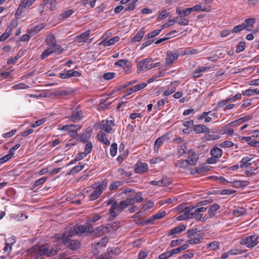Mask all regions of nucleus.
Instances as JSON below:
<instances>
[{
	"label": "nucleus",
	"mask_w": 259,
	"mask_h": 259,
	"mask_svg": "<svg viewBox=\"0 0 259 259\" xmlns=\"http://www.w3.org/2000/svg\"><path fill=\"white\" fill-rule=\"evenodd\" d=\"M66 234V231H65L63 233L56 234L53 237L55 239L54 245L59 247H61L62 244H64L67 247L73 250L78 248L80 246V242L77 240L70 239L72 236H68Z\"/></svg>",
	"instance_id": "nucleus-1"
},
{
	"label": "nucleus",
	"mask_w": 259,
	"mask_h": 259,
	"mask_svg": "<svg viewBox=\"0 0 259 259\" xmlns=\"http://www.w3.org/2000/svg\"><path fill=\"white\" fill-rule=\"evenodd\" d=\"M207 207L191 205L185 208V214L189 219H195L197 221L205 222L207 220L206 215H203V212L206 211Z\"/></svg>",
	"instance_id": "nucleus-2"
},
{
	"label": "nucleus",
	"mask_w": 259,
	"mask_h": 259,
	"mask_svg": "<svg viewBox=\"0 0 259 259\" xmlns=\"http://www.w3.org/2000/svg\"><path fill=\"white\" fill-rule=\"evenodd\" d=\"M64 231H66V235L68 236H81L84 233H92L94 231V227L92 224L88 225L85 222L84 225L75 224L73 227L66 229Z\"/></svg>",
	"instance_id": "nucleus-3"
},
{
	"label": "nucleus",
	"mask_w": 259,
	"mask_h": 259,
	"mask_svg": "<svg viewBox=\"0 0 259 259\" xmlns=\"http://www.w3.org/2000/svg\"><path fill=\"white\" fill-rule=\"evenodd\" d=\"M47 252V244L35 245L28 250V255L34 259H40L42 256L46 255Z\"/></svg>",
	"instance_id": "nucleus-4"
},
{
	"label": "nucleus",
	"mask_w": 259,
	"mask_h": 259,
	"mask_svg": "<svg viewBox=\"0 0 259 259\" xmlns=\"http://www.w3.org/2000/svg\"><path fill=\"white\" fill-rule=\"evenodd\" d=\"M108 183V181L107 179L97 183L95 184V190L90 195V199L93 201L98 199L106 188Z\"/></svg>",
	"instance_id": "nucleus-5"
},
{
	"label": "nucleus",
	"mask_w": 259,
	"mask_h": 259,
	"mask_svg": "<svg viewBox=\"0 0 259 259\" xmlns=\"http://www.w3.org/2000/svg\"><path fill=\"white\" fill-rule=\"evenodd\" d=\"M128 206V205L125 199L121 201L119 203L116 201H114L109 210L111 217L115 218Z\"/></svg>",
	"instance_id": "nucleus-6"
},
{
	"label": "nucleus",
	"mask_w": 259,
	"mask_h": 259,
	"mask_svg": "<svg viewBox=\"0 0 259 259\" xmlns=\"http://www.w3.org/2000/svg\"><path fill=\"white\" fill-rule=\"evenodd\" d=\"M58 127L59 130L67 132L69 136L74 139H76L78 136L77 132L82 127L79 124L59 125Z\"/></svg>",
	"instance_id": "nucleus-7"
},
{
	"label": "nucleus",
	"mask_w": 259,
	"mask_h": 259,
	"mask_svg": "<svg viewBox=\"0 0 259 259\" xmlns=\"http://www.w3.org/2000/svg\"><path fill=\"white\" fill-rule=\"evenodd\" d=\"M259 236L257 234H252L242 238L239 243L241 245L245 246L247 248H253L257 245L258 243Z\"/></svg>",
	"instance_id": "nucleus-8"
},
{
	"label": "nucleus",
	"mask_w": 259,
	"mask_h": 259,
	"mask_svg": "<svg viewBox=\"0 0 259 259\" xmlns=\"http://www.w3.org/2000/svg\"><path fill=\"white\" fill-rule=\"evenodd\" d=\"M153 60L151 58H147L140 60H136L137 66V72L141 73L150 69L151 63Z\"/></svg>",
	"instance_id": "nucleus-9"
},
{
	"label": "nucleus",
	"mask_w": 259,
	"mask_h": 259,
	"mask_svg": "<svg viewBox=\"0 0 259 259\" xmlns=\"http://www.w3.org/2000/svg\"><path fill=\"white\" fill-rule=\"evenodd\" d=\"M210 154L211 157L208 158L206 162L208 164H215L219 161V158L222 156V150L219 147H214L210 150Z\"/></svg>",
	"instance_id": "nucleus-10"
},
{
	"label": "nucleus",
	"mask_w": 259,
	"mask_h": 259,
	"mask_svg": "<svg viewBox=\"0 0 259 259\" xmlns=\"http://www.w3.org/2000/svg\"><path fill=\"white\" fill-rule=\"evenodd\" d=\"M115 125L114 120H103L100 123L99 128L105 131L107 134H110L112 131V127Z\"/></svg>",
	"instance_id": "nucleus-11"
},
{
	"label": "nucleus",
	"mask_w": 259,
	"mask_h": 259,
	"mask_svg": "<svg viewBox=\"0 0 259 259\" xmlns=\"http://www.w3.org/2000/svg\"><path fill=\"white\" fill-rule=\"evenodd\" d=\"M82 118L83 112L79 106H76L73 108L71 114L68 117L69 119L73 122H78Z\"/></svg>",
	"instance_id": "nucleus-12"
},
{
	"label": "nucleus",
	"mask_w": 259,
	"mask_h": 259,
	"mask_svg": "<svg viewBox=\"0 0 259 259\" xmlns=\"http://www.w3.org/2000/svg\"><path fill=\"white\" fill-rule=\"evenodd\" d=\"M147 85V83L144 82L140 84H137L136 85H134L131 88H127L125 91V94L123 95V98H125L126 96H128L135 92L143 90V89L146 88Z\"/></svg>",
	"instance_id": "nucleus-13"
},
{
	"label": "nucleus",
	"mask_w": 259,
	"mask_h": 259,
	"mask_svg": "<svg viewBox=\"0 0 259 259\" xmlns=\"http://www.w3.org/2000/svg\"><path fill=\"white\" fill-rule=\"evenodd\" d=\"M109 231L108 227L102 225L97 227L95 230L94 229L92 233L95 237H100Z\"/></svg>",
	"instance_id": "nucleus-14"
},
{
	"label": "nucleus",
	"mask_w": 259,
	"mask_h": 259,
	"mask_svg": "<svg viewBox=\"0 0 259 259\" xmlns=\"http://www.w3.org/2000/svg\"><path fill=\"white\" fill-rule=\"evenodd\" d=\"M148 170V165L146 163L138 161L135 165L134 171L137 174H144Z\"/></svg>",
	"instance_id": "nucleus-15"
},
{
	"label": "nucleus",
	"mask_w": 259,
	"mask_h": 259,
	"mask_svg": "<svg viewBox=\"0 0 259 259\" xmlns=\"http://www.w3.org/2000/svg\"><path fill=\"white\" fill-rule=\"evenodd\" d=\"M187 154L188 156L186 159L187 163L190 165H195L198 160V156L195 152L190 150L188 151Z\"/></svg>",
	"instance_id": "nucleus-16"
},
{
	"label": "nucleus",
	"mask_w": 259,
	"mask_h": 259,
	"mask_svg": "<svg viewBox=\"0 0 259 259\" xmlns=\"http://www.w3.org/2000/svg\"><path fill=\"white\" fill-rule=\"evenodd\" d=\"M92 133V129L88 128L82 134L78 135L76 139L79 140L81 142L85 143L90 139Z\"/></svg>",
	"instance_id": "nucleus-17"
},
{
	"label": "nucleus",
	"mask_w": 259,
	"mask_h": 259,
	"mask_svg": "<svg viewBox=\"0 0 259 259\" xmlns=\"http://www.w3.org/2000/svg\"><path fill=\"white\" fill-rule=\"evenodd\" d=\"M138 1V0H121L120 4L121 5L127 4L125 8V11H131L135 9L136 3Z\"/></svg>",
	"instance_id": "nucleus-18"
},
{
	"label": "nucleus",
	"mask_w": 259,
	"mask_h": 259,
	"mask_svg": "<svg viewBox=\"0 0 259 259\" xmlns=\"http://www.w3.org/2000/svg\"><path fill=\"white\" fill-rule=\"evenodd\" d=\"M138 1V0H121L120 4L121 5L127 4L125 8V11H131L135 9L136 3Z\"/></svg>",
	"instance_id": "nucleus-19"
},
{
	"label": "nucleus",
	"mask_w": 259,
	"mask_h": 259,
	"mask_svg": "<svg viewBox=\"0 0 259 259\" xmlns=\"http://www.w3.org/2000/svg\"><path fill=\"white\" fill-rule=\"evenodd\" d=\"M179 55L177 53H172V52H167L166 57L165 58V64L170 66L174 61L178 59Z\"/></svg>",
	"instance_id": "nucleus-20"
},
{
	"label": "nucleus",
	"mask_w": 259,
	"mask_h": 259,
	"mask_svg": "<svg viewBox=\"0 0 259 259\" xmlns=\"http://www.w3.org/2000/svg\"><path fill=\"white\" fill-rule=\"evenodd\" d=\"M125 200L129 205L130 204H134L135 203L141 202L143 200V198L142 197V193L138 192L136 193L134 198H127Z\"/></svg>",
	"instance_id": "nucleus-21"
},
{
	"label": "nucleus",
	"mask_w": 259,
	"mask_h": 259,
	"mask_svg": "<svg viewBox=\"0 0 259 259\" xmlns=\"http://www.w3.org/2000/svg\"><path fill=\"white\" fill-rule=\"evenodd\" d=\"M168 139L167 135H164L156 140L154 145V150L158 153L160 147L162 145L165 140Z\"/></svg>",
	"instance_id": "nucleus-22"
},
{
	"label": "nucleus",
	"mask_w": 259,
	"mask_h": 259,
	"mask_svg": "<svg viewBox=\"0 0 259 259\" xmlns=\"http://www.w3.org/2000/svg\"><path fill=\"white\" fill-rule=\"evenodd\" d=\"M190 11H191V13L193 12H209L211 10V8H210V7H206V6H203L202 4H198V5H196L193 6L192 7H190Z\"/></svg>",
	"instance_id": "nucleus-23"
},
{
	"label": "nucleus",
	"mask_w": 259,
	"mask_h": 259,
	"mask_svg": "<svg viewBox=\"0 0 259 259\" xmlns=\"http://www.w3.org/2000/svg\"><path fill=\"white\" fill-rule=\"evenodd\" d=\"M81 75V73L77 71L70 70L68 71L67 73H60V77L63 79H66L71 77H80Z\"/></svg>",
	"instance_id": "nucleus-24"
},
{
	"label": "nucleus",
	"mask_w": 259,
	"mask_h": 259,
	"mask_svg": "<svg viewBox=\"0 0 259 259\" xmlns=\"http://www.w3.org/2000/svg\"><path fill=\"white\" fill-rule=\"evenodd\" d=\"M220 206L217 204H213L209 206L207 214H205L207 220L214 217L216 212L220 209Z\"/></svg>",
	"instance_id": "nucleus-25"
},
{
	"label": "nucleus",
	"mask_w": 259,
	"mask_h": 259,
	"mask_svg": "<svg viewBox=\"0 0 259 259\" xmlns=\"http://www.w3.org/2000/svg\"><path fill=\"white\" fill-rule=\"evenodd\" d=\"M97 138L99 141L106 146H109L110 144L106 135L103 131H99L98 133Z\"/></svg>",
	"instance_id": "nucleus-26"
},
{
	"label": "nucleus",
	"mask_w": 259,
	"mask_h": 259,
	"mask_svg": "<svg viewBox=\"0 0 259 259\" xmlns=\"http://www.w3.org/2000/svg\"><path fill=\"white\" fill-rule=\"evenodd\" d=\"M186 229V226L182 224L177 226L176 227L172 229L168 233V236L175 235L176 234H180L183 231H185Z\"/></svg>",
	"instance_id": "nucleus-27"
},
{
	"label": "nucleus",
	"mask_w": 259,
	"mask_h": 259,
	"mask_svg": "<svg viewBox=\"0 0 259 259\" xmlns=\"http://www.w3.org/2000/svg\"><path fill=\"white\" fill-rule=\"evenodd\" d=\"M90 32L91 31L89 30L81 33L80 35L76 36L75 37V40L77 41L78 43L85 42L88 39Z\"/></svg>",
	"instance_id": "nucleus-28"
},
{
	"label": "nucleus",
	"mask_w": 259,
	"mask_h": 259,
	"mask_svg": "<svg viewBox=\"0 0 259 259\" xmlns=\"http://www.w3.org/2000/svg\"><path fill=\"white\" fill-rule=\"evenodd\" d=\"M193 130L197 134L206 133L209 132L208 128L204 124H197L193 126Z\"/></svg>",
	"instance_id": "nucleus-29"
},
{
	"label": "nucleus",
	"mask_w": 259,
	"mask_h": 259,
	"mask_svg": "<svg viewBox=\"0 0 259 259\" xmlns=\"http://www.w3.org/2000/svg\"><path fill=\"white\" fill-rule=\"evenodd\" d=\"M45 26L46 25L45 23L39 24V25L27 29V32L31 35H34L38 33L45 27Z\"/></svg>",
	"instance_id": "nucleus-30"
},
{
	"label": "nucleus",
	"mask_w": 259,
	"mask_h": 259,
	"mask_svg": "<svg viewBox=\"0 0 259 259\" xmlns=\"http://www.w3.org/2000/svg\"><path fill=\"white\" fill-rule=\"evenodd\" d=\"M210 69V67H201L197 68L193 73V78H197L202 76V73L208 71Z\"/></svg>",
	"instance_id": "nucleus-31"
},
{
	"label": "nucleus",
	"mask_w": 259,
	"mask_h": 259,
	"mask_svg": "<svg viewBox=\"0 0 259 259\" xmlns=\"http://www.w3.org/2000/svg\"><path fill=\"white\" fill-rule=\"evenodd\" d=\"M145 28H141L136 34V35L132 38V42H136L140 41L143 37L145 34Z\"/></svg>",
	"instance_id": "nucleus-32"
},
{
	"label": "nucleus",
	"mask_w": 259,
	"mask_h": 259,
	"mask_svg": "<svg viewBox=\"0 0 259 259\" xmlns=\"http://www.w3.org/2000/svg\"><path fill=\"white\" fill-rule=\"evenodd\" d=\"M176 12L177 15H179L180 17L188 16L191 13L190 8H187L184 10H182L179 8H177L176 9Z\"/></svg>",
	"instance_id": "nucleus-33"
},
{
	"label": "nucleus",
	"mask_w": 259,
	"mask_h": 259,
	"mask_svg": "<svg viewBox=\"0 0 259 259\" xmlns=\"http://www.w3.org/2000/svg\"><path fill=\"white\" fill-rule=\"evenodd\" d=\"M231 186L234 188H239L241 187H244L247 186L249 184L248 182L246 181H233L230 182Z\"/></svg>",
	"instance_id": "nucleus-34"
},
{
	"label": "nucleus",
	"mask_w": 259,
	"mask_h": 259,
	"mask_svg": "<svg viewBox=\"0 0 259 259\" xmlns=\"http://www.w3.org/2000/svg\"><path fill=\"white\" fill-rule=\"evenodd\" d=\"M149 183L150 185L159 187L166 186L167 185L169 184L165 178H162L159 181H151Z\"/></svg>",
	"instance_id": "nucleus-35"
},
{
	"label": "nucleus",
	"mask_w": 259,
	"mask_h": 259,
	"mask_svg": "<svg viewBox=\"0 0 259 259\" xmlns=\"http://www.w3.org/2000/svg\"><path fill=\"white\" fill-rule=\"evenodd\" d=\"M245 26H246V30L248 31L252 30L253 25L255 22V19L253 18H248L245 20Z\"/></svg>",
	"instance_id": "nucleus-36"
},
{
	"label": "nucleus",
	"mask_w": 259,
	"mask_h": 259,
	"mask_svg": "<svg viewBox=\"0 0 259 259\" xmlns=\"http://www.w3.org/2000/svg\"><path fill=\"white\" fill-rule=\"evenodd\" d=\"M251 158H249L248 157H243L240 162V167L241 168H243L250 166L251 165V163L249 162L251 161Z\"/></svg>",
	"instance_id": "nucleus-37"
},
{
	"label": "nucleus",
	"mask_w": 259,
	"mask_h": 259,
	"mask_svg": "<svg viewBox=\"0 0 259 259\" xmlns=\"http://www.w3.org/2000/svg\"><path fill=\"white\" fill-rule=\"evenodd\" d=\"M220 242L217 241H213L207 245V248L209 250L215 251L220 248Z\"/></svg>",
	"instance_id": "nucleus-38"
},
{
	"label": "nucleus",
	"mask_w": 259,
	"mask_h": 259,
	"mask_svg": "<svg viewBox=\"0 0 259 259\" xmlns=\"http://www.w3.org/2000/svg\"><path fill=\"white\" fill-rule=\"evenodd\" d=\"M230 101V98H227L225 100H221L219 102H218L215 106V107L213 108V111H218L224 106H225L227 103L229 102Z\"/></svg>",
	"instance_id": "nucleus-39"
},
{
	"label": "nucleus",
	"mask_w": 259,
	"mask_h": 259,
	"mask_svg": "<svg viewBox=\"0 0 259 259\" xmlns=\"http://www.w3.org/2000/svg\"><path fill=\"white\" fill-rule=\"evenodd\" d=\"M46 44L52 48L54 45H55L56 43V40L55 36L53 34H51L46 39Z\"/></svg>",
	"instance_id": "nucleus-40"
},
{
	"label": "nucleus",
	"mask_w": 259,
	"mask_h": 259,
	"mask_svg": "<svg viewBox=\"0 0 259 259\" xmlns=\"http://www.w3.org/2000/svg\"><path fill=\"white\" fill-rule=\"evenodd\" d=\"M252 118V116H251V115H248L247 116L243 117L242 118H239L238 120H236L235 121L230 122L228 125H230V126H234L238 122H245V121L251 120Z\"/></svg>",
	"instance_id": "nucleus-41"
},
{
	"label": "nucleus",
	"mask_w": 259,
	"mask_h": 259,
	"mask_svg": "<svg viewBox=\"0 0 259 259\" xmlns=\"http://www.w3.org/2000/svg\"><path fill=\"white\" fill-rule=\"evenodd\" d=\"M12 28H7L5 32L0 36V41H3L7 39L11 34Z\"/></svg>",
	"instance_id": "nucleus-42"
},
{
	"label": "nucleus",
	"mask_w": 259,
	"mask_h": 259,
	"mask_svg": "<svg viewBox=\"0 0 259 259\" xmlns=\"http://www.w3.org/2000/svg\"><path fill=\"white\" fill-rule=\"evenodd\" d=\"M123 185V182L121 181H116L110 184L109 186V190L110 191H114L116 190L118 187L121 186Z\"/></svg>",
	"instance_id": "nucleus-43"
},
{
	"label": "nucleus",
	"mask_w": 259,
	"mask_h": 259,
	"mask_svg": "<svg viewBox=\"0 0 259 259\" xmlns=\"http://www.w3.org/2000/svg\"><path fill=\"white\" fill-rule=\"evenodd\" d=\"M101 218L102 216L101 215L96 214L88 218L86 222L88 225L91 224V223H94L99 221L101 219Z\"/></svg>",
	"instance_id": "nucleus-44"
},
{
	"label": "nucleus",
	"mask_w": 259,
	"mask_h": 259,
	"mask_svg": "<svg viewBox=\"0 0 259 259\" xmlns=\"http://www.w3.org/2000/svg\"><path fill=\"white\" fill-rule=\"evenodd\" d=\"M257 91H258V90L256 89H249L244 91H242V94L243 96H252L255 94L259 95Z\"/></svg>",
	"instance_id": "nucleus-45"
},
{
	"label": "nucleus",
	"mask_w": 259,
	"mask_h": 259,
	"mask_svg": "<svg viewBox=\"0 0 259 259\" xmlns=\"http://www.w3.org/2000/svg\"><path fill=\"white\" fill-rule=\"evenodd\" d=\"M188 247L189 246L187 244H185L180 247L172 249L170 250L171 255H173L175 254L179 253L180 252L187 249Z\"/></svg>",
	"instance_id": "nucleus-46"
},
{
	"label": "nucleus",
	"mask_w": 259,
	"mask_h": 259,
	"mask_svg": "<svg viewBox=\"0 0 259 259\" xmlns=\"http://www.w3.org/2000/svg\"><path fill=\"white\" fill-rule=\"evenodd\" d=\"M187 146L185 144L181 145L178 147L177 155L180 157L186 153Z\"/></svg>",
	"instance_id": "nucleus-47"
},
{
	"label": "nucleus",
	"mask_w": 259,
	"mask_h": 259,
	"mask_svg": "<svg viewBox=\"0 0 259 259\" xmlns=\"http://www.w3.org/2000/svg\"><path fill=\"white\" fill-rule=\"evenodd\" d=\"M119 40V37L118 36L113 37L108 40L105 41L104 44V46L105 47H108L111 45H114L115 43L118 41Z\"/></svg>",
	"instance_id": "nucleus-48"
},
{
	"label": "nucleus",
	"mask_w": 259,
	"mask_h": 259,
	"mask_svg": "<svg viewBox=\"0 0 259 259\" xmlns=\"http://www.w3.org/2000/svg\"><path fill=\"white\" fill-rule=\"evenodd\" d=\"M84 167V165L79 164L73 167L68 172V175H72L74 173H76L81 170Z\"/></svg>",
	"instance_id": "nucleus-49"
},
{
	"label": "nucleus",
	"mask_w": 259,
	"mask_h": 259,
	"mask_svg": "<svg viewBox=\"0 0 259 259\" xmlns=\"http://www.w3.org/2000/svg\"><path fill=\"white\" fill-rule=\"evenodd\" d=\"M28 88L29 86L28 85L23 82L15 84L12 87V89L14 90L27 89Z\"/></svg>",
	"instance_id": "nucleus-50"
},
{
	"label": "nucleus",
	"mask_w": 259,
	"mask_h": 259,
	"mask_svg": "<svg viewBox=\"0 0 259 259\" xmlns=\"http://www.w3.org/2000/svg\"><path fill=\"white\" fill-rule=\"evenodd\" d=\"M246 210L242 207H240L233 211V214L237 217H240L244 215L246 213Z\"/></svg>",
	"instance_id": "nucleus-51"
},
{
	"label": "nucleus",
	"mask_w": 259,
	"mask_h": 259,
	"mask_svg": "<svg viewBox=\"0 0 259 259\" xmlns=\"http://www.w3.org/2000/svg\"><path fill=\"white\" fill-rule=\"evenodd\" d=\"M108 242V239L106 237H103L100 241L98 242H95L94 246L95 248H97V247L98 246H105Z\"/></svg>",
	"instance_id": "nucleus-52"
},
{
	"label": "nucleus",
	"mask_w": 259,
	"mask_h": 259,
	"mask_svg": "<svg viewBox=\"0 0 259 259\" xmlns=\"http://www.w3.org/2000/svg\"><path fill=\"white\" fill-rule=\"evenodd\" d=\"M117 145L116 143H113L110 148V154L112 157H114L117 154Z\"/></svg>",
	"instance_id": "nucleus-53"
},
{
	"label": "nucleus",
	"mask_w": 259,
	"mask_h": 259,
	"mask_svg": "<svg viewBox=\"0 0 259 259\" xmlns=\"http://www.w3.org/2000/svg\"><path fill=\"white\" fill-rule=\"evenodd\" d=\"M128 62V60L127 59H121L117 61H116L114 65L115 66H119L121 67H124L126 66L128 68L127 63Z\"/></svg>",
	"instance_id": "nucleus-54"
},
{
	"label": "nucleus",
	"mask_w": 259,
	"mask_h": 259,
	"mask_svg": "<svg viewBox=\"0 0 259 259\" xmlns=\"http://www.w3.org/2000/svg\"><path fill=\"white\" fill-rule=\"evenodd\" d=\"M74 12V10L73 9H70L62 13L60 17L62 19H66L72 15Z\"/></svg>",
	"instance_id": "nucleus-55"
},
{
	"label": "nucleus",
	"mask_w": 259,
	"mask_h": 259,
	"mask_svg": "<svg viewBox=\"0 0 259 259\" xmlns=\"http://www.w3.org/2000/svg\"><path fill=\"white\" fill-rule=\"evenodd\" d=\"M55 246L56 247V249L52 248L50 250H49V247L47 245V252L46 253V255L47 256L50 257V256H53L54 255H55L57 253V252L58 251V249H60L61 247H58L57 246Z\"/></svg>",
	"instance_id": "nucleus-56"
},
{
	"label": "nucleus",
	"mask_w": 259,
	"mask_h": 259,
	"mask_svg": "<svg viewBox=\"0 0 259 259\" xmlns=\"http://www.w3.org/2000/svg\"><path fill=\"white\" fill-rule=\"evenodd\" d=\"M161 31V29H156L152 31L149 34H148L146 36L145 38L148 39L151 38H153L157 35H158L160 32Z\"/></svg>",
	"instance_id": "nucleus-57"
},
{
	"label": "nucleus",
	"mask_w": 259,
	"mask_h": 259,
	"mask_svg": "<svg viewBox=\"0 0 259 259\" xmlns=\"http://www.w3.org/2000/svg\"><path fill=\"white\" fill-rule=\"evenodd\" d=\"M245 28H246V26H245V24L242 23V24H241L240 25L235 26L233 28V29L232 30V33H238Z\"/></svg>",
	"instance_id": "nucleus-58"
},
{
	"label": "nucleus",
	"mask_w": 259,
	"mask_h": 259,
	"mask_svg": "<svg viewBox=\"0 0 259 259\" xmlns=\"http://www.w3.org/2000/svg\"><path fill=\"white\" fill-rule=\"evenodd\" d=\"M203 239L202 237H195L190 239L187 241L186 244L189 243L190 244H197L200 242V241Z\"/></svg>",
	"instance_id": "nucleus-59"
},
{
	"label": "nucleus",
	"mask_w": 259,
	"mask_h": 259,
	"mask_svg": "<svg viewBox=\"0 0 259 259\" xmlns=\"http://www.w3.org/2000/svg\"><path fill=\"white\" fill-rule=\"evenodd\" d=\"M47 180V178L46 177H43L38 180H36L34 183L33 184L34 187H37L39 186H40L44 184L46 181Z\"/></svg>",
	"instance_id": "nucleus-60"
},
{
	"label": "nucleus",
	"mask_w": 259,
	"mask_h": 259,
	"mask_svg": "<svg viewBox=\"0 0 259 259\" xmlns=\"http://www.w3.org/2000/svg\"><path fill=\"white\" fill-rule=\"evenodd\" d=\"M168 13L166 10L164 9L161 11L157 18L158 21H161L166 18L168 16Z\"/></svg>",
	"instance_id": "nucleus-61"
},
{
	"label": "nucleus",
	"mask_w": 259,
	"mask_h": 259,
	"mask_svg": "<svg viewBox=\"0 0 259 259\" xmlns=\"http://www.w3.org/2000/svg\"><path fill=\"white\" fill-rule=\"evenodd\" d=\"M93 149V144L91 142H88L85 146L84 150L83 152L88 155L89 153H90Z\"/></svg>",
	"instance_id": "nucleus-62"
},
{
	"label": "nucleus",
	"mask_w": 259,
	"mask_h": 259,
	"mask_svg": "<svg viewBox=\"0 0 259 259\" xmlns=\"http://www.w3.org/2000/svg\"><path fill=\"white\" fill-rule=\"evenodd\" d=\"M53 53V51H52V48H49L46 50H45L41 54V59L42 60L45 59L46 58H47L48 56H49L50 55L52 54Z\"/></svg>",
	"instance_id": "nucleus-63"
},
{
	"label": "nucleus",
	"mask_w": 259,
	"mask_h": 259,
	"mask_svg": "<svg viewBox=\"0 0 259 259\" xmlns=\"http://www.w3.org/2000/svg\"><path fill=\"white\" fill-rule=\"evenodd\" d=\"M51 48L52 51H53V53L60 54L63 51V49L61 46L59 45H58L57 43H56L55 45H54Z\"/></svg>",
	"instance_id": "nucleus-64"
}]
</instances>
